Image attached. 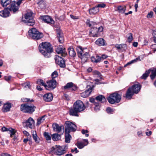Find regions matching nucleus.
Instances as JSON below:
<instances>
[{
	"label": "nucleus",
	"instance_id": "f257e3e1",
	"mask_svg": "<svg viewBox=\"0 0 156 156\" xmlns=\"http://www.w3.org/2000/svg\"><path fill=\"white\" fill-rule=\"evenodd\" d=\"M40 52L45 58H49L51 56V54L53 50L51 45L48 42H43L39 46Z\"/></svg>",
	"mask_w": 156,
	"mask_h": 156
},
{
	"label": "nucleus",
	"instance_id": "f03ea898",
	"mask_svg": "<svg viewBox=\"0 0 156 156\" xmlns=\"http://www.w3.org/2000/svg\"><path fill=\"white\" fill-rule=\"evenodd\" d=\"M85 107L83 102L80 100H77L73 105V108L70 109L69 113L70 115L78 116L77 113L83 111Z\"/></svg>",
	"mask_w": 156,
	"mask_h": 156
},
{
	"label": "nucleus",
	"instance_id": "7ed1b4c3",
	"mask_svg": "<svg viewBox=\"0 0 156 156\" xmlns=\"http://www.w3.org/2000/svg\"><path fill=\"white\" fill-rule=\"evenodd\" d=\"M141 86L139 83H137L133 85L128 90L126 94V98L128 99H130L134 93L137 94L140 90Z\"/></svg>",
	"mask_w": 156,
	"mask_h": 156
},
{
	"label": "nucleus",
	"instance_id": "20e7f679",
	"mask_svg": "<svg viewBox=\"0 0 156 156\" xmlns=\"http://www.w3.org/2000/svg\"><path fill=\"white\" fill-rule=\"evenodd\" d=\"M86 23L87 26L91 28V31L90 32V36L94 37H98L96 23L93 21H90L89 19H87Z\"/></svg>",
	"mask_w": 156,
	"mask_h": 156
},
{
	"label": "nucleus",
	"instance_id": "39448f33",
	"mask_svg": "<svg viewBox=\"0 0 156 156\" xmlns=\"http://www.w3.org/2000/svg\"><path fill=\"white\" fill-rule=\"evenodd\" d=\"M33 13L30 11H29L24 15V18H23L22 21L23 22L27 23L29 26H32L35 23V20L33 16Z\"/></svg>",
	"mask_w": 156,
	"mask_h": 156
},
{
	"label": "nucleus",
	"instance_id": "423d86ee",
	"mask_svg": "<svg viewBox=\"0 0 156 156\" xmlns=\"http://www.w3.org/2000/svg\"><path fill=\"white\" fill-rule=\"evenodd\" d=\"M48 153L52 155L55 154L58 156L62 155L66 152L65 148L62 147H52L48 150Z\"/></svg>",
	"mask_w": 156,
	"mask_h": 156
},
{
	"label": "nucleus",
	"instance_id": "0eeeda50",
	"mask_svg": "<svg viewBox=\"0 0 156 156\" xmlns=\"http://www.w3.org/2000/svg\"><path fill=\"white\" fill-rule=\"evenodd\" d=\"M29 37L34 39L39 40L43 36L42 33L39 32L36 28H33L30 30L28 32Z\"/></svg>",
	"mask_w": 156,
	"mask_h": 156
},
{
	"label": "nucleus",
	"instance_id": "6e6552de",
	"mask_svg": "<svg viewBox=\"0 0 156 156\" xmlns=\"http://www.w3.org/2000/svg\"><path fill=\"white\" fill-rule=\"evenodd\" d=\"M36 107L32 104H22L20 107L21 110L25 113H30L33 112L35 110Z\"/></svg>",
	"mask_w": 156,
	"mask_h": 156
},
{
	"label": "nucleus",
	"instance_id": "1a4fd4ad",
	"mask_svg": "<svg viewBox=\"0 0 156 156\" xmlns=\"http://www.w3.org/2000/svg\"><path fill=\"white\" fill-rule=\"evenodd\" d=\"M121 98V96L117 93H114L110 95L107 98L109 102L111 104H114L115 102H119Z\"/></svg>",
	"mask_w": 156,
	"mask_h": 156
},
{
	"label": "nucleus",
	"instance_id": "9d476101",
	"mask_svg": "<svg viewBox=\"0 0 156 156\" xmlns=\"http://www.w3.org/2000/svg\"><path fill=\"white\" fill-rule=\"evenodd\" d=\"M65 133H70L71 132H74L77 129L76 126L69 121H66L65 124Z\"/></svg>",
	"mask_w": 156,
	"mask_h": 156
},
{
	"label": "nucleus",
	"instance_id": "9b49d317",
	"mask_svg": "<svg viewBox=\"0 0 156 156\" xmlns=\"http://www.w3.org/2000/svg\"><path fill=\"white\" fill-rule=\"evenodd\" d=\"M23 126L26 128L32 129L34 127L35 122L32 118L30 117L27 120L23 123Z\"/></svg>",
	"mask_w": 156,
	"mask_h": 156
},
{
	"label": "nucleus",
	"instance_id": "f8f14e48",
	"mask_svg": "<svg viewBox=\"0 0 156 156\" xmlns=\"http://www.w3.org/2000/svg\"><path fill=\"white\" fill-rule=\"evenodd\" d=\"M57 84V82L56 80L54 79L47 81L46 86V89L47 90H50L51 89H53L55 87Z\"/></svg>",
	"mask_w": 156,
	"mask_h": 156
},
{
	"label": "nucleus",
	"instance_id": "ddd939ff",
	"mask_svg": "<svg viewBox=\"0 0 156 156\" xmlns=\"http://www.w3.org/2000/svg\"><path fill=\"white\" fill-rule=\"evenodd\" d=\"M55 59L56 63L58 64L60 67L63 68L65 67V61L60 56L55 55Z\"/></svg>",
	"mask_w": 156,
	"mask_h": 156
},
{
	"label": "nucleus",
	"instance_id": "4468645a",
	"mask_svg": "<svg viewBox=\"0 0 156 156\" xmlns=\"http://www.w3.org/2000/svg\"><path fill=\"white\" fill-rule=\"evenodd\" d=\"M41 19L45 23H53L54 20L48 16H42L41 17Z\"/></svg>",
	"mask_w": 156,
	"mask_h": 156
},
{
	"label": "nucleus",
	"instance_id": "2eb2a0df",
	"mask_svg": "<svg viewBox=\"0 0 156 156\" xmlns=\"http://www.w3.org/2000/svg\"><path fill=\"white\" fill-rule=\"evenodd\" d=\"M54 130L58 133L61 132L62 129H63L64 127L63 126H59L58 124L57 123H53L52 126Z\"/></svg>",
	"mask_w": 156,
	"mask_h": 156
},
{
	"label": "nucleus",
	"instance_id": "dca6fc26",
	"mask_svg": "<svg viewBox=\"0 0 156 156\" xmlns=\"http://www.w3.org/2000/svg\"><path fill=\"white\" fill-rule=\"evenodd\" d=\"M76 50L79 57L81 56L85 52H87L86 51L87 49L83 48L82 47L80 46H77L76 47Z\"/></svg>",
	"mask_w": 156,
	"mask_h": 156
},
{
	"label": "nucleus",
	"instance_id": "f3484780",
	"mask_svg": "<svg viewBox=\"0 0 156 156\" xmlns=\"http://www.w3.org/2000/svg\"><path fill=\"white\" fill-rule=\"evenodd\" d=\"M56 51L58 54H61V56L63 57H65L66 54L65 53V49L61 46H59L56 49Z\"/></svg>",
	"mask_w": 156,
	"mask_h": 156
},
{
	"label": "nucleus",
	"instance_id": "a211bd4d",
	"mask_svg": "<svg viewBox=\"0 0 156 156\" xmlns=\"http://www.w3.org/2000/svg\"><path fill=\"white\" fill-rule=\"evenodd\" d=\"M115 47L120 51H125L127 49V46L125 44H116Z\"/></svg>",
	"mask_w": 156,
	"mask_h": 156
},
{
	"label": "nucleus",
	"instance_id": "6ab92c4d",
	"mask_svg": "<svg viewBox=\"0 0 156 156\" xmlns=\"http://www.w3.org/2000/svg\"><path fill=\"white\" fill-rule=\"evenodd\" d=\"M87 90L85 91L84 92H82L81 94V97L84 98H86L88 97L90 94V93L91 92L92 88L91 87L89 86Z\"/></svg>",
	"mask_w": 156,
	"mask_h": 156
},
{
	"label": "nucleus",
	"instance_id": "aec40b11",
	"mask_svg": "<svg viewBox=\"0 0 156 156\" xmlns=\"http://www.w3.org/2000/svg\"><path fill=\"white\" fill-rule=\"evenodd\" d=\"M64 88L65 89L70 88L73 90H75L76 89L77 87L73 83L70 82L68 83L66 86H64Z\"/></svg>",
	"mask_w": 156,
	"mask_h": 156
},
{
	"label": "nucleus",
	"instance_id": "412c9836",
	"mask_svg": "<svg viewBox=\"0 0 156 156\" xmlns=\"http://www.w3.org/2000/svg\"><path fill=\"white\" fill-rule=\"evenodd\" d=\"M43 98L45 101H51L53 99L52 95L50 93L45 94L43 96Z\"/></svg>",
	"mask_w": 156,
	"mask_h": 156
},
{
	"label": "nucleus",
	"instance_id": "4be33fe9",
	"mask_svg": "<svg viewBox=\"0 0 156 156\" xmlns=\"http://www.w3.org/2000/svg\"><path fill=\"white\" fill-rule=\"evenodd\" d=\"M8 8L4 9L3 10L0 11V16L6 17L9 16L10 12L8 10Z\"/></svg>",
	"mask_w": 156,
	"mask_h": 156
},
{
	"label": "nucleus",
	"instance_id": "5701e85b",
	"mask_svg": "<svg viewBox=\"0 0 156 156\" xmlns=\"http://www.w3.org/2000/svg\"><path fill=\"white\" fill-rule=\"evenodd\" d=\"M90 55L87 52H85L83 55L79 57L81 59L82 62L83 63H84L87 61Z\"/></svg>",
	"mask_w": 156,
	"mask_h": 156
},
{
	"label": "nucleus",
	"instance_id": "b1692460",
	"mask_svg": "<svg viewBox=\"0 0 156 156\" xmlns=\"http://www.w3.org/2000/svg\"><path fill=\"white\" fill-rule=\"evenodd\" d=\"M95 43L99 46H103L105 45V40L102 38H98L96 41Z\"/></svg>",
	"mask_w": 156,
	"mask_h": 156
},
{
	"label": "nucleus",
	"instance_id": "393cba45",
	"mask_svg": "<svg viewBox=\"0 0 156 156\" xmlns=\"http://www.w3.org/2000/svg\"><path fill=\"white\" fill-rule=\"evenodd\" d=\"M32 133L33 138L35 142L36 143H39L40 139L37 135L36 131H32Z\"/></svg>",
	"mask_w": 156,
	"mask_h": 156
},
{
	"label": "nucleus",
	"instance_id": "a878e982",
	"mask_svg": "<svg viewBox=\"0 0 156 156\" xmlns=\"http://www.w3.org/2000/svg\"><path fill=\"white\" fill-rule=\"evenodd\" d=\"M57 36L58 38L59 42L61 43L63 42V34L61 31H58L57 33Z\"/></svg>",
	"mask_w": 156,
	"mask_h": 156
},
{
	"label": "nucleus",
	"instance_id": "bb28decb",
	"mask_svg": "<svg viewBox=\"0 0 156 156\" xmlns=\"http://www.w3.org/2000/svg\"><path fill=\"white\" fill-rule=\"evenodd\" d=\"M46 117V115H45L43 116L39 117L37 119V125L39 126L41 123H43L45 121V118Z\"/></svg>",
	"mask_w": 156,
	"mask_h": 156
},
{
	"label": "nucleus",
	"instance_id": "cd10ccee",
	"mask_svg": "<svg viewBox=\"0 0 156 156\" xmlns=\"http://www.w3.org/2000/svg\"><path fill=\"white\" fill-rule=\"evenodd\" d=\"M12 0H1V4L3 7H6L12 2Z\"/></svg>",
	"mask_w": 156,
	"mask_h": 156
},
{
	"label": "nucleus",
	"instance_id": "c85d7f7f",
	"mask_svg": "<svg viewBox=\"0 0 156 156\" xmlns=\"http://www.w3.org/2000/svg\"><path fill=\"white\" fill-rule=\"evenodd\" d=\"M11 108V105L10 103H7L4 104L3 108V110L4 112H7L9 111Z\"/></svg>",
	"mask_w": 156,
	"mask_h": 156
},
{
	"label": "nucleus",
	"instance_id": "c756f323",
	"mask_svg": "<svg viewBox=\"0 0 156 156\" xmlns=\"http://www.w3.org/2000/svg\"><path fill=\"white\" fill-rule=\"evenodd\" d=\"M69 55L72 57H74L76 56V53L74 49L72 46H70L68 49Z\"/></svg>",
	"mask_w": 156,
	"mask_h": 156
},
{
	"label": "nucleus",
	"instance_id": "7c9ffc66",
	"mask_svg": "<svg viewBox=\"0 0 156 156\" xmlns=\"http://www.w3.org/2000/svg\"><path fill=\"white\" fill-rule=\"evenodd\" d=\"M96 100L98 101H99L101 103H103L105 102L106 99L105 97L101 95H100L96 97Z\"/></svg>",
	"mask_w": 156,
	"mask_h": 156
},
{
	"label": "nucleus",
	"instance_id": "2f4dec72",
	"mask_svg": "<svg viewBox=\"0 0 156 156\" xmlns=\"http://www.w3.org/2000/svg\"><path fill=\"white\" fill-rule=\"evenodd\" d=\"M99 9L97 7L95 6L93 8L90 9L89 12L90 14H95L99 12Z\"/></svg>",
	"mask_w": 156,
	"mask_h": 156
},
{
	"label": "nucleus",
	"instance_id": "473e14b6",
	"mask_svg": "<svg viewBox=\"0 0 156 156\" xmlns=\"http://www.w3.org/2000/svg\"><path fill=\"white\" fill-rule=\"evenodd\" d=\"M52 139L54 141H57L60 140L61 136L60 135L55 133L51 135Z\"/></svg>",
	"mask_w": 156,
	"mask_h": 156
},
{
	"label": "nucleus",
	"instance_id": "72a5a7b5",
	"mask_svg": "<svg viewBox=\"0 0 156 156\" xmlns=\"http://www.w3.org/2000/svg\"><path fill=\"white\" fill-rule=\"evenodd\" d=\"M88 142L87 140H84L81 142L78 143V146H85L87 145Z\"/></svg>",
	"mask_w": 156,
	"mask_h": 156
},
{
	"label": "nucleus",
	"instance_id": "f704fd0d",
	"mask_svg": "<svg viewBox=\"0 0 156 156\" xmlns=\"http://www.w3.org/2000/svg\"><path fill=\"white\" fill-rule=\"evenodd\" d=\"M126 8V6L124 5L120 6L118 8V10L119 13H124Z\"/></svg>",
	"mask_w": 156,
	"mask_h": 156
},
{
	"label": "nucleus",
	"instance_id": "c9c22d12",
	"mask_svg": "<svg viewBox=\"0 0 156 156\" xmlns=\"http://www.w3.org/2000/svg\"><path fill=\"white\" fill-rule=\"evenodd\" d=\"M65 133V141L66 143H69L70 142L71 138V135L69 134V133Z\"/></svg>",
	"mask_w": 156,
	"mask_h": 156
},
{
	"label": "nucleus",
	"instance_id": "e433bc0d",
	"mask_svg": "<svg viewBox=\"0 0 156 156\" xmlns=\"http://www.w3.org/2000/svg\"><path fill=\"white\" fill-rule=\"evenodd\" d=\"M151 71V69H150L148 71H146L145 73H144L141 76V78L142 79H146L147 77L148 76Z\"/></svg>",
	"mask_w": 156,
	"mask_h": 156
},
{
	"label": "nucleus",
	"instance_id": "4c0bfd02",
	"mask_svg": "<svg viewBox=\"0 0 156 156\" xmlns=\"http://www.w3.org/2000/svg\"><path fill=\"white\" fill-rule=\"evenodd\" d=\"M140 57L139 56L136 59H134L133 60H132L131 61L128 62L127 64H126L125 65V66H126L127 65H129L131 64L134 62H136L137 61H141V59H140Z\"/></svg>",
	"mask_w": 156,
	"mask_h": 156
},
{
	"label": "nucleus",
	"instance_id": "58836bf2",
	"mask_svg": "<svg viewBox=\"0 0 156 156\" xmlns=\"http://www.w3.org/2000/svg\"><path fill=\"white\" fill-rule=\"evenodd\" d=\"M156 76V68L152 70L151 74L150 75L151 79L153 80Z\"/></svg>",
	"mask_w": 156,
	"mask_h": 156
},
{
	"label": "nucleus",
	"instance_id": "ea45409f",
	"mask_svg": "<svg viewBox=\"0 0 156 156\" xmlns=\"http://www.w3.org/2000/svg\"><path fill=\"white\" fill-rule=\"evenodd\" d=\"M44 135L47 140H51V136L48 133L46 132H44Z\"/></svg>",
	"mask_w": 156,
	"mask_h": 156
},
{
	"label": "nucleus",
	"instance_id": "a19ab883",
	"mask_svg": "<svg viewBox=\"0 0 156 156\" xmlns=\"http://www.w3.org/2000/svg\"><path fill=\"white\" fill-rule=\"evenodd\" d=\"M127 38L129 42H131L133 39L132 34L131 33H129L127 36Z\"/></svg>",
	"mask_w": 156,
	"mask_h": 156
},
{
	"label": "nucleus",
	"instance_id": "79ce46f5",
	"mask_svg": "<svg viewBox=\"0 0 156 156\" xmlns=\"http://www.w3.org/2000/svg\"><path fill=\"white\" fill-rule=\"evenodd\" d=\"M8 131H9L11 133L10 136L11 137H12V136L16 132V131L14 129L11 128L8 129Z\"/></svg>",
	"mask_w": 156,
	"mask_h": 156
},
{
	"label": "nucleus",
	"instance_id": "37998d69",
	"mask_svg": "<svg viewBox=\"0 0 156 156\" xmlns=\"http://www.w3.org/2000/svg\"><path fill=\"white\" fill-rule=\"evenodd\" d=\"M37 83L38 84H41L42 86H44L45 88H46V84H45V83L43 80L41 79H39L37 81Z\"/></svg>",
	"mask_w": 156,
	"mask_h": 156
},
{
	"label": "nucleus",
	"instance_id": "c03bdc74",
	"mask_svg": "<svg viewBox=\"0 0 156 156\" xmlns=\"http://www.w3.org/2000/svg\"><path fill=\"white\" fill-rule=\"evenodd\" d=\"M106 111L107 113L109 114H112L114 112V109L110 107H108L106 109Z\"/></svg>",
	"mask_w": 156,
	"mask_h": 156
},
{
	"label": "nucleus",
	"instance_id": "a18cd8bd",
	"mask_svg": "<svg viewBox=\"0 0 156 156\" xmlns=\"http://www.w3.org/2000/svg\"><path fill=\"white\" fill-rule=\"evenodd\" d=\"M95 107H94V110L96 112H97L99 110L100 105L98 103H95L94 104Z\"/></svg>",
	"mask_w": 156,
	"mask_h": 156
},
{
	"label": "nucleus",
	"instance_id": "49530a36",
	"mask_svg": "<svg viewBox=\"0 0 156 156\" xmlns=\"http://www.w3.org/2000/svg\"><path fill=\"white\" fill-rule=\"evenodd\" d=\"M58 76V73L56 71H54L51 74V76L52 78V79H53V78H55L56 77H57Z\"/></svg>",
	"mask_w": 156,
	"mask_h": 156
},
{
	"label": "nucleus",
	"instance_id": "de8ad7c7",
	"mask_svg": "<svg viewBox=\"0 0 156 156\" xmlns=\"http://www.w3.org/2000/svg\"><path fill=\"white\" fill-rule=\"evenodd\" d=\"M153 36L154 37V41L156 43V29L153 30Z\"/></svg>",
	"mask_w": 156,
	"mask_h": 156
},
{
	"label": "nucleus",
	"instance_id": "09e8293b",
	"mask_svg": "<svg viewBox=\"0 0 156 156\" xmlns=\"http://www.w3.org/2000/svg\"><path fill=\"white\" fill-rule=\"evenodd\" d=\"M81 132L83 134H85V136H86L87 137L89 136V134L87 133L88 132V131L87 130H85L84 129H82L81 130Z\"/></svg>",
	"mask_w": 156,
	"mask_h": 156
},
{
	"label": "nucleus",
	"instance_id": "8fccbe9b",
	"mask_svg": "<svg viewBox=\"0 0 156 156\" xmlns=\"http://www.w3.org/2000/svg\"><path fill=\"white\" fill-rule=\"evenodd\" d=\"M23 86L25 88L28 87L30 88V83L29 82L24 83L23 84Z\"/></svg>",
	"mask_w": 156,
	"mask_h": 156
},
{
	"label": "nucleus",
	"instance_id": "3c124183",
	"mask_svg": "<svg viewBox=\"0 0 156 156\" xmlns=\"http://www.w3.org/2000/svg\"><path fill=\"white\" fill-rule=\"evenodd\" d=\"M95 59L96 60V63L99 62L101 60V57L98 55H97L96 56Z\"/></svg>",
	"mask_w": 156,
	"mask_h": 156
},
{
	"label": "nucleus",
	"instance_id": "603ef678",
	"mask_svg": "<svg viewBox=\"0 0 156 156\" xmlns=\"http://www.w3.org/2000/svg\"><path fill=\"white\" fill-rule=\"evenodd\" d=\"M105 5L103 3H101L96 5L95 6L97 7L98 8L99 7L104 8L105 7Z\"/></svg>",
	"mask_w": 156,
	"mask_h": 156
},
{
	"label": "nucleus",
	"instance_id": "864d4df0",
	"mask_svg": "<svg viewBox=\"0 0 156 156\" xmlns=\"http://www.w3.org/2000/svg\"><path fill=\"white\" fill-rule=\"evenodd\" d=\"M94 73L95 74L97 75L100 78H102V76L100 73L98 71H95L94 72Z\"/></svg>",
	"mask_w": 156,
	"mask_h": 156
},
{
	"label": "nucleus",
	"instance_id": "5fc2aeb1",
	"mask_svg": "<svg viewBox=\"0 0 156 156\" xmlns=\"http://www.w3.org/2000/svg\"><path fill=\"white\" fill-rule=\"evenodd\" d=\"M153 13L152 12H150L147 15V17L148 18H151L152 17Z\"/></svg>",
	"mask_w": 156,
	"mask_h": 156
},
{
	"label": "nucleus",
	"instance_id": "6e6d98bb",
	"mask_svg": "<svg viewBox=\"0 0 156 156\" xmlns=\"http://www.w3.org/2000/svg\"><path fill=\"white\" fill-rule=\"evenodd\" d=\"M2 130L3 132L8 131V129L5 127H3L2 128Z\"/></svg>",
	"mask_w": 156,
	"mask_h": 156
},
{
	"label": "nucleus",
	"instance_id": "4d7b16f0",
	"mask_svg": "<svg viewBox=\"0 0 156 156\" xmlns=\"http://www.w3.org/2000/svg\"><path fill=\"white\" fill-rule=\"evenodd\" d=\"M103 30V28L102 26L99 27L98 28V32H102Z\"/></svg>",
	"mask_w": 156,
	"mask_h": 156
},
{
	"label": "nucleus",
	"instance_id": "13d9d810",
	"mask_svg": "<svg viewBox=\"0 0 156 156\" xmlns=\"http://www.w3.org/2000/svg\"><path fill=\"white\" fill-rule=\"evenodd\" d=\"M23 133L26 135L27 136H28L30 135V134L27 131L24 130L23 131Z\"/></svg>",
	"mask_w": 156,
	"mask_h": 156
},
{
	"label": "nucleus",
	"instance_id": "bf43d9fd",
	"mask_svg": "<svg viewBox=\"0 0 156 156\" xmlns=\"http://www.w3.org/2000/svg\"><path fill=\"white\" fill-rule=\"evenodd\" d=\"M108 57V56L105 55H103L101 57V60H103L104 59Z\"/></svg>",
	"mask_w": 156,
	"mask_h": 156
},
{
	"label": "nucleus",
	"instance_id": "052dcab7",
	"mask_svg": "<svg viewBox=\"0 0 156 156\" xmlns=\"http://www.w3.org/2000/svg\"><path fill=\"white\" fill-rule=\"evenodd\" d=\"M1 156H11L10 154L7 153H3L1 154Z\"/></svg>",
	"mask_w": 156,
	"mask_h": 156
},
{
	"label": "nucleus",
	"instance_id": "680f3d73",
	"mask_svg": "<svg viewBox=\"0 0 156 156\" xmlns=\"http://www.w3.org/2000/svg\"><path fill=\"white\" fill-rule=\"evenodd\" d=\"M11 79V77L10 76H5V80L7 81H9Z\"/></svg>",
	"mask_w": 156,
	"mask_h": 156
},
{
	"label": "nucleus",
	"instance_id": "e2e57ef3",
	"mask_svg": "<svg viewBox=\"0 0 156 156\" xmlns=\"http://www.w3.org/2000/svg\"><path fill=\"white\" fill-rule=\"evenodd\" d=\"M91 59L92 62L96 63L95 57H94L93 56H92L91 57Z\"/></svg>",
	"mask_w": 156,
	"mask_h": 156
},
{
	"label": "nucleus",
	"instance_id": "0e129e2a",
	"mask_svg": "<svg viewBox=\"0 0 156 156\" xmlns=\"http://www.w3.org/2000/svg\"><path fill=\"white\" fill-rule=\"evenodd\" d=\"M152 134V132L151 131H149V132H146V134L147 136H150Z\"/></svg>",
	"mask_w": 156,
	"mask_h": 156
},
{
	"label": "nucleus",
	"instance_id": "69168bd1",
	"mask_svg": "<svg viewBox=\"0 0 156 156\" xmlns=\"http://www.w3.org/2000/svg\"><path fill=\"white\" fill-rule=\"evenodd\" d=\"M90 102L92 103H96L95 102V100L94 98H90Z\"/></svg>",
	"mask_w": 156,
	"mask_h": 156
},
{
	"label": "nucleus",
	"instance_id": "338daca9",
	"mask_svg": "<svg viewBox=\"0 0 156 156\" xmlns=\"http://www.w3.org/2000/svg\"><path fill=\"white\" fill-rule=\"evenodd\" d=\"M70 16L73 19H78V18L77 17L74 16L72 15H70Z\"/></svg>",
	"mask_w": 156,
	"mask_h": 156
},
{
	"label": "nucleus",
	"instance_id": "774afa93",
	"mask_svg": "<svg viewBox=\"0 0 156 156\" xmlns=\"http://www.w3.org/2000/svg\"><path fill=\"white\" fill-rule=\"evenodd\" d=\"M137 135L139 136H142V132L141 131H138L137 132Z\"/></svg>",
	"mask_w": 156,
	"mask_h": 156
}]
</instances>
